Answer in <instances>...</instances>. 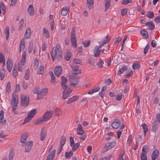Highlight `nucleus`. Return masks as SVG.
I'll return each mask as SVG.
<instances>
[{"instance_id": "412c9836", "label": "nucleus", "mask_w": 160, "mask_h": 160, "mask_svg": "<svg viewBox=\"0 0 160 160\" xmlns=\"http://www.w3.org/2000/svg\"><path fill=\"white\" fill-rule=\"evenodd\" d=\"M33 41H31L29 42L28 47V52L30 53L33 50Z\"/></svg>"}, {"instance_id": "c03bdc74", "label": "nucleus", "mask_w": 160, "mask_h": 160, "mask_svg": "<svg viewBox=\"0 0 160 160\" xmlns=\"http://www.w3.org/2000/svg\"><path fill=\"white\" fill-rule=\"evenodd\" d=\"M142 126L143 128V129H144V133L145 134L146 132L148 131V126L146 124L144 123H143L142 125Z\"/></svg>"}, {"instance_id": "4468645a", "label": "nucleus", "mask_w": 160, "mask_h": 160, "mask_svg": "<svg viewBox=\"0 0 160 160\" xmlns=\"http://www.w3.org/2000/svg\"><path fill=\"white\" fill-rule=\"evenodd\" d=\"M77 132V134L79 135H82L84 133V131L82 130V126L80 124L78 125Z\"/></svg>"}, {"instance_id": "a878e982", "label": "nucleus", "mask_w": 160, "mask_h": 160, "mask_svg": "<svg viewBox=\"0 0 160 160\" xmlns=\"http://www.w3.org/2000/svg\"><path fill=\"white\" fill-rule=\"evenodd\" d=\"M111 0H106L105 2V11H106L109 8Z\"/></svg>"}, {"instance_id": "1a4fd4ad", "label": "nucleus", "mask_w": 160, "mask_h": 160, "mask_svg": "<svg viewBox=\"0 0 160 160\" xmlns=\"http://www.w3.org/2000/svg\"><path fill=\"white\" fill-rule=\"evenodd\" d=\"M32 145V141L28 142L25 146V152H29L31 149Z\"/></svg>"}, {"instance_id": "e433bc0d", "label": "nucleus", "mask_w": 160, "mask_h": 160, "mask_svg": "<svg viewBox=\"0 0 160 160\" xmlns=\"http://www.w3.org/2000/svg\"><path fill=\"white\" fill-rule=\"evenodd\" d=\"M66 138L65 136H62L60 141V145L63 146L65 144Z\"/></svg>"}, {"instance_id": "6e6552de", "label": "nucleus", "mask_w": 160, "mask_h": 160, "mask_svg": "<svg viewBox=\"0 0 160 160\" xmlns=\"http://www.w3.org/2000/svg\"><path fill=\"white\" fill-rule=\"evenodd\" d=\"M62 69L60 66H56L54 68V72L55 75L57 77H58L61 73Z\"/></svg>"}, {"instance_id": "f257e3e1", "label": "nucleus", "mask_w": 160, "mask_h": 160, "mask_svg": "<svg viewBox=\"0 0 160 160\" xmlns=\"http://www.w3.org/2000/svg\"><path fill=\"white\" fill-rule=\"evenodd\" d=\"M51 54L57 56V59L58 60H61L62 58V52L60 48V45L58 43L56 45L55 48H53L52 49Z\"/></svg>"}, {"instance_id": "13d9d810", "label": "nucleus", "mask_w": 160, "mask_h": 160, "mask_svg": "<svg viewBox=\"0 0 160 160\" xmlns=\"http://www.w3.org/2000/svg\"><path fill=\"white\" fill-rule=\"evenodd\" d=\"M132 74L133 72L132 70L130 69L128 71V72H127L126 75V77L128 78L132 75Z\"/></svg>"}, {"instance_id": "c756f323", "label": "nucleus", "mask_w": 160, "mask_h": 160, "mask_svg": "<svg viewBox=\"0 0 160 160\" xmlns=\"http://www.w3.org/2000/svg\"><path fill=\"white\" fill-rule=\"evenodd\" d=\"M140 33L143 37L147 38H148V34L147 31L145 30H142L140 31Z\"/></svg>"}, {"instance_id": "a19ab883", "label": "nucleus", "mask_w": 160, "mask_h": 160, "mask_svg": "<svg viewBox=\"0 0 160 160\" xmlns=\"http://www.w3.org/2000/svg\"><path fill=\"white\" fill-rule=\"evenodd\" d=\"M5 34L6 35V39L8 40V39L9 34V28L8 27L6 28L5 30Z\"/></svg>"}, {"instance_id": "5fc2aeb1", "label": "nucleus", "mask_w": 160, "mask_h": 160, "mask_svg": "<svg viewBox=\"0 0 160 160\" xmlns=\"http://www.w3.org/2000/svg\"><path fill=\"white\" fill-rule=\"evenodd\" d=\"M125 153V151L122 153H121L120 154V155L119 157L118 158V160H127L125 158H124V155Z\"/></svg>"}, {"instance_id": "39448f33", "label": "nucleus", "mask_w": 160, "mask_h": 160, "mask_svg": "<svg viewBox=\"0 0 160 160\" xmlns=\"http://www.w3.org/2000/svg\"><path fill=\"white\" fill-rule=\"evenodd\" d=\"M13 66V61L11 58L8 59L7 62V68L8 71L11 72Z\"/></svg>"}, {"instance_id": "a18cd8bd", "label": "nucleus", "mask_w": 160, "mask_h": 160, "mask_svg": "<svg viewBox=\"0 0 160 160\" xmlns=\"http://www.w3.org/2000/svg\"><path fill=\"white\" fill-rule=\"evenodd\" d=\"M71 38H76L75 29L74 27H72V28L71 31Z\"/></svg>"}, {"instance_id": "cd10ccee", "label": "nucleus", "mask_w": 160, "mask_h": 160, "mask_svg": "<svg viewBox=\"0 0 160 160\" xmlns=\"http://www.w3.org/2000/svg\"><path fill=\"white\" fill-rule=\"evenodd\" d=\"M80 145V143L78 142L77 143L74 144L72 145V146H71L72 147V151L73 152L76 151L77 149L79 147Z\"/></svg>"}, {"instance_id": "f704fd0d", "label": "nucleus", "mask_w": 160, "mask_h": 160, "mask_svg": "<svg viewBox=\"0 0 160 160\" xmlns=\"http://www.w3.org/2000/svg\"><path fill=\"white\" fill-rule=\"evenodd\" d=\"M72 53L70 52H68L66 54L65 59L66 60L68 61L72 57Z\"/></svg>"}, {"instance_id": "393cba45", "label": "nucleus", "mask_w": 160, "mask_h": 160, "mask_svg": "<svg viewBox=\"0 0 160 160\" xmlns=\"http://www.w3.org/2000/svg\"><path fill=\"white\" fill-rule=\"evenodd\" d=\"M36 112V109H33L32 110L30 111L28 114V115H29L31 118H32L34 116Z\"/></svg>"}, {"instance_id": "72a5a7b5", "label": "nucleus", "mask_w": 160, "mask_h": 160, "mask_svg": "<svg viewBox=\"0 0 160 160\" xmlns=\"http://www.w3.org/2000/svg\"><path fill=\"white\" fill-rule=\"evenodd\" d=\"M94 56L95 57H98L101 51L99 49H98L95 48L93 50Z\"/></svg>"}, {"instance_id": "de8ad7c7", "label": "nucleus", "mask_w": 160, "mask_h": 160, "mask_svg": "<svg viewBox=\"0 0 160 160\" xmlns=\"http://www.w3.org/2000/svg\"><path fill=\"white\" fill-rule=\"evenodd\" d=\"M154 13L152 12L148 11V12L147 17L148 18L151 19L154 17Z\"/></svg>"}, {"instance_id": "473e14b6", "label": "nucleus", "mask_w": 160, "mask_h": 160, "mask_svg": "<svg viewBox=\"0 0 160 160\" xmlns=\"http://www.w3.org/2000/svg\"><path fill=\"white\" fill-rule=\"evenodd\" d=\"M30 69L29 68L27 69L26 72H25L24 78L26 80H28L29 79L30 74Z\"/></svg>"}, {"instance_id": "0eeeda50", "label": "nucleus", "mask_w": 160, "mask_h": 160, "mask_svg": "<svg viewBox=\"0 0 160 160\" xmlns=\"http://www.w3.org/2000/svg\"><path fill=\"white\" fill-rule=\"evenodd\" d=\"M17 98H18V96L16 95V94L15 93V92H13L12 94L11 104L15 105L16 106L17 105L18 102V100L17 99Z\"/></svg>"}, {"instance_id": "423d86ee", "label": "nucleus", "mask_w": 160, "mask_h": 160, "mask_svg": "<svg viewBox=\"0 0 160 160\" xmlns=\"http://www.w3.org/2000/svg\"><path fill=\"white\" fill-rule=\"evenodd\" d=\"M67 81V79L64 77L62 76V82L61 83V84L62 89L65 90L68 88V86L66 85V83Z\"/></svg>"}, {"instance_id": "ddd939ff", "label": "nucleus", "mask_w": 160, "mask_h": 160, "mask_svg": "<svg viewBox=\"0 0 160 160\" xmlns=\"http://www.w3.org/2000/svg\"><path fill=\"white\" fill-rule=\"evenodd\" d=\"M159 154V151L157 149L155 150L152 152V160H155L158 157Z\"/></svg>"}, {"instance_id": "bb28decb", "label": "nucleus", "mask_w": 160, "mask_h": 160, "mask_svg": "<svg viewBox=\"0 0 160 160\" xmlns=\"http://www.w3.org/2000/svg\"><path fill=\"white\" fill-rule=\"evenodd\" d=\"M127 69L126 66H124L118 71V74L120 75L122 74Z\"/></svg>"}, {"instance_id": "864d4df0", "label": "nucleus", "mask_w": 160, "mask_h": 160, "mask_svg": "<svg viewBox=\"0 0 160 160\" xmlns=\"http://www.w3.org/2000/svg\"><path fill=\"white\" fill-rule=\"evenodd\" d=\"M148 150V148L146 145H144L143 146L142 150V152H144L145 154H147Z\"/></svg>"}, {"instance_id": "69168bd1", "label": "nucleus", "mask_w": 160, "mask_h": 160, "mask_svg": "<svg viewBox=\"0 0 160 160\" xmlns=\"http://www.w3.org/2000/svg\"><path fill=\"white\" fill-rule=\"evenodd\" d=\"M56 150H54L52 151L48 155V156L50 157H52V158H53L55 155Z\"/></svg>"}, {"instance_id": "3c124183", "label": "nucleus", "mask_w": 160, "mask_h": 160, "mask_svg": "<svg viewBox=\"0 0 160 160\" xmlns=\"http://www.w3.org/2000/svg\"><path fill=\"white\" fill-rule=\"evenodd\" d=\"M44 68L43 65H41L39 68L38 72L39 74H42L43 72Z\"/></svg>"}, {"instance_id": "4c0bfd02", "label": "nucleus", "mask_w": 160, "mask_h": 160, "mask_svg": "<svg viewBox=\"0 0 160 160\" xmlns=\"http://www.w3.org/2000/svg\"><path fill=\"white\" fill-rule=\"evenodd\" d=\"M104 64L103 62L101 59L98 60V61L97 63L98 67L99 68H102L103 67V65Z\"/></svg>"}, {"instance_id": "6ab92c4d", "label": "nucleus", "mask_w": 160, "mask_h": 160, "mask_svg": "<svg viewBox=\"0 0 160 160\" xmlns=\"http://www.w3.org/2000/svg\"><path fill=\"white\" fill-rule=\"evenodd\" d=\"M27 138L26 133L22 134L21 136L20 142L22 143H25Z\"/></svg>"}, {"instance_id": "603ef678", "label": "nucleus", "mask_w": 160, "mask_h": 160, "mask_svg": "<svg viewBox=\"0 0 160 160\" xmlns=\"http://www.w3.org/2000/svg\"><path fill=\"white\" fill-rule=\"evenodd\" d=\"M141 160H147V158L146 155L144 154L143 152L141 153L140 155Z\"/></svg>"}, {"instance_id": "b1692460", "label": "nucleus", "mask_w": 160, "mask_h": 160, "mask_svg": "<svg viewBox=\"0 0 160 160\" xmlns=\"http://www.w3.org/2000/svg\"><path fill=\"white\" fill-rule=\"evenodd\" d=\"M111 38L110 36H107L104 38V40L103 41L102 43L101 44V46H103L105 44H106L108 42Z\"/></svg>"}, {"instance_id": "9b49d317", "label": "nucleus", "mask_w": 160, "mask_h": 160, "mask_svg": "<svg viewBox=\"0 0 160 160\" xmlns=\"http://www.w3.org/2000/svg\"><path fill=\"white\" fill-rule=\"evenodd\" d=\"M72 90H69L67 91L64 90L62 93V98L63 99H66L72 92Z\"/></svg>"}, {"instance_id": "f8f14e48", "label": "nucleus", "mask_w": 160, "mask_h": 160, "mask_svg": "<svg viewBox=\"0 0 160 160\" xmlns=\"http://www.w3.org/2000/svg\"><path fill=\"white\" fill-rule=\"evenodd\" d=\"M116 142L115 141L108 142L107 144V150L110 149L114 147L116 145Z\"/></svg>"}, {"instance_id": "c9c22d12", "label": "nucleus", "mask_w": 160, "mask_h": 160, "mask_svg": "<svg viewBox=\"0 0 160 160\" xmlns=\"http://www.w3.org/2000/svg\"><path fill=\"white\" fill-rule=\"evenodd\" d=\"M54 112L55 114V116H57L61 115L62 113V111L60 109L56 108L54 110Z\"/></svg>"}, {"instance_id": "5701e85b", "label": "nucleus", "mask_w": 160, "mask_h": 160, "mask_svg": "<svg viewBox=\"0 0 160 160\" xmlns=\"http://www.w3.org/2000/svg\"><path fill=\"white\" fill-rule=\"evenodd\" d=\"M93 2V0H87V4L89 10L92 9Z\"/></svg>"}, {"instance_id": "49530a36", "label": "nucleus", "mask_w": 160, "mask_h": 160, "mask_svg": "<svg viewBox=\"0 0 160 160\" xmlns=\"http://www.w3.org/2000/svg\"><path fill=\"white\" fill-rule=\"evenodd\" d=\"M66 158H70L73 155V153L71 151L68 152H66L65 153Z\"/></svg>"}, {"instance_id": "37998d69", "label": "nucleus", "mask_w": 160, "mask_h": 160, "mask_svg": "<svg viewBox=\"0 0 160 160\" xmlns=\"http://www.w3.org/2000/svg\"><path fill=\"white\" fill-rule=\"evenodd\" d=\"M43 33L45 34L44 36L46 38H48L49 37V34L48 30L44 28L43 29Z\"/></svg>"}, {"instance_id": "20e7f679", "label": "nucleus", "mask_w": 160, "mask_h": 160, "mask_svg": "<svg viewBox=\"0 0 160 160\" xmlns=\"http://www.w3.org/2000/svg\"><path fill=\"white\" fill-rule=\"evenodd\" d=\"M121 122L118 119L114 120L113 122L111 124V126L113 129H117L120 125Z\"/></svg>"}, {"instance_id": "f03ea898", "label": "nucleus", "mask_w": 160, "mask_h": 160, "mask_svg": "<svg viewBox=\"0 0 160 160\" xmlns=\"http://www.w3.org/2000/svg\"><path fill=\"white\" fill-rule=\"evenodd\" d=\"M53 111H47L44 115L43 118H40L37 120V124L45 123L49 120L52 117Z\"/></svg>"}, {"instance_id": "680f3d73", "label": "nucleus", "mask_w": 160, "mask_h": 160, "mask_svg": "<svg viewBox=\"0 0 160 160\" xmlns=\"http://www.w3.org/2000/svg\"><path fill=\"white\" fill-rule=\"evenodd\" d=\"M79 67L78 65L73 66L71 67V68L73 71L76 72V71L80 70V69H78Z\"/></svg>"}, {"instance_id": "a211bd4d", "label": "nucleus", "mask_w": 160, "mask_h": 160, "mask_svg": "<svg viewBox=\"0 0 160 160\" xmlns=\"http://www.w3.org/2000/svg\"><path fill=\"white\" fill-rule=\"evenodd\" d=\"M145 24L148 26V29L150 30H152L155 28L154 24L151 22H148Z\"/></svg>"}, {"instance_id": "4d7b16f0", "label": "nucleus", "mask_w": 160, "mask_h": 160, "mask_svg": "<svg viewBox=\"0 0 160 160\" xmlns=\"http://www.w3.org/2000/svg\"><path fill=\"white\" fill-rule=\"evenodd\" d=\"M132 2V0H124L122 2V3L123 5H126L129 3Z\"/></svg>"}, {"instance_id": "dca6fc26", "label": "nucleus", "mask_w": 160, "mask_h": 160, "mask_svg": "<svg viewBox=\"0 0 160 160\" xmlns=\"http://www.w3.org/2000/svg\"><path fill=\"white\" fill-rule=\"evenodd\" d=\"M46 136V132L44 129H42L40 134V140L43 141L45 139Z\"/></svg>"}, {"instance_id": "7c9ffc66", "label": "nucleus", "mask_w": 160, "mask_h": 160, "mask_svg": "<svg viewBox=\"0 0 160 160\" xmlns=\"http://www.w3.org/2000/svg\"><path fill=\"white\" fill-rule=\"evenodd\" d=\"M48 92V89L43 88L39 92V95H44L47 94Z\"/></svg>"}, {"instance_id": "2eb2a0df", "label": "nucleus", "mask_w": 160, "mask_h": 160, "mask_svg": "<svg viewBox=\"0 0 160 160\" xmlns=\"http://www.w3.org/2000/svg\"><path fill=\"white\" fill-rule=\"evenodd\" d=\"M28 11L29 12V14L30 16H32L34 15V9L32 5L31 4L29 5Z\"/></svg>"}, {"instance_id": "2f4dec72", "label": "nucleus", "mask_w": 160, "mask_h": 160, "mask_svg": "<svg viewBox=\"0 0 160 160\" xmlns=\"http://www.w3.org/2000/svg\"><path fill=\"white\" fill-rule=\"evenodd\" d=\"M49 74L51 78V82L54 83L56 82L55 77L53 75V73L51 71L49 72Z\"/></svg>"}, {"instance_id": "052dcab7", "label": "nucleus", "mask_w": 160, "mask_h": 160, "mask_svg": "<svg viewBox=\"0 0 160 160\" xmlns=\"http://www.w3.org/2000/svg\"><path fill=\"white\" fill-rule=\"evenodd\" d=\"M32 119V118L29 116V115H28L27 117L25 119L24 122L25 123L28 122L31 120Z\"/></svg>"}, {"instance_id": "09e8293b", "label": "nucleus", "mask_w": 160, "mask_h": 160, "mask_svg": "<svg viewBox=\"0 0 160 160\" xmlns=\"http://www.w3.org/2000/svg\"><path fill=\"white\" fill-rule=\"evenodd\" d=\"M73 62L75 64H81L82 60L78 59H74L73 60Z\"/></svg>"}, {"instance_id": "f3484780", "label": "nucleus", "mask_w": 160, "mask_h": 160, "mask_svg": "<svg viewBox=\"0 0 160 160\" xmlns=\"http://www.w3.org/2000/svg\"><path fill=\"white\" fill-rule=\"evenodd\" d=\"M26 52L25 51H23L22 56V58L21 61V64L22 65L24 66L26 62Z\"/></svg>"}, {"instance_id": "c85d7f7f", "label": "nucleus", "mask_w": 160, "mask_h": 160, "mask_svg": "<svg viewBox=\"0 0 160 160\" xmlns=\"http://www.w3.org/2000/svg\"><path fill=\"white\" fill-rule=\"evenodd\" d=\"M71 40L72 46L73 47L76 48L77 47V40L76 38H71Z\"/></svg>"}, {"instance_id": "8fccbe9b", "label": "nucleus", "mask_w": 160, "mask_h": 160, "mask_svg": "<svg viewBox=\"0 0 160 160\" xmlns=\"http://www.w3.org/2000/svg\"><path fill=\"white\" fill-rule=\"evenodd\" d=\"M5 76V71L4 70H1L0 72V79L2 80Z\"/></svg>"}, {"instance_id": "ea45409f", "label": "nucleus", "mask_w": 160, "mask_h": 160, "mask_svg": "<svg viewBox=\"0 0 160 160\" xmlns=\"http://www.w3.org/2000/svg\"><path fill=\"white\" fill-rule=\"evenodd\" d=\"M90 40H86L82 42L83 46L86 47H88L90 44Z\"/></svg>"}, {"instance_id": "338daca9", "label": "nucleus", "mask_w": 160, "mask_h": 160, "mask_svg": "<svg viewBox=\"0 0 160 160\" xmlns=\"http://www.w3.org/2000/svg\"><path fill=\"white\" fill-rule=\"evenodd\" d=\"M55 23L53 21H52L50 22L51 30V31H53L54 29Z\"/></svg>"}, {"instance_id": "7ed1b4c3", "label": "nucleus", "mask_w": 160, "mask_h": 160, "mask_svg": "<svg viewBox=\"0 0 160 160\" xmlns=\"http://www.w3.org/2000/svg\"><path fill=\"white\" fill-rule=\"evenodd\" d=\"M29 101V98L28 95L24 94L21 95V105L24 107L28 106Z\"/></svg>"}, {"instance_id": "0e129e2a", "label": "nucleus", "mask_w": 160, "mask_h": 160, "mask_svg": "<svg viewBox=\"0 0 160 160\" xmlns=\"http://www.w3.org/2000/svg\"><path fill=\"white\" fill-rule=\"evenodd\" d=\"M22 87L24 89H27L28 88L27 83L25 81H23Z\"/></svg>"}, {"instance_id": "4be33fe9", "label": "nucleus", "mask_w": 160, "mask_h": 160, "mask_svg": "<svg viewBox=\"0 0 160 160\" xmlns=\"http://www.w3.org/2000/svg\"><path fill=\"white\" fill-rule=\"evenodd\" d=\"M31 31L29 28H28L24 35V37L26 38H29L31 36Z\"/></svg>"}, {"instance_id": "774afa93", "label": "nucleus", "mask_w": 160, "mask_h": 160, "mask_svg": "<svg viewBox=\"0 0 160 160\" xmlns=\"http://www.w3.org/2000/svg\"><path fill=\"white\" fill-rule=\"evenodd\" d=\"M154 21L156 23H160V17L159 16H157L156 18L154 19Z\"/></svg>"}, {"instance_id": "79ce46f5", "label": "nucleus", "mask_w": 160, "mask_h": 160, "mask_svg": "<svg viewBox=\"0 0 160 160\" xmlns=\"http://www.w3.org/2000/svg\"><path fill=\"white\" fill-rule=\"evenodd\" d=\"M11 83L10 82H8L7 84V88L6 90V93H9L10 91Z\"/></svg>"}, {"instance_id": "9d476101", "label": "nucleus", "mask_w": 160, "mask_h": 160, "mask_svg": "<svg viewBox=\"0 0 160 160\" xmlns=\"http://www.w3.org/2000/svg\"><path fill=\"white\" fill-rule=\"evenodd\" d=\"M79 98V96H74L67 100L66 102V103L67 104L71 103L74 102L76 101Z\"/></svg>"}, {"instance_id": "bf43d9fd", "label": "nucleus", "mask_w": 160, "mask_h": 160, "mask_svg": "<svg viewBox=\"0 0 160 160\" xmlns=\"http://www.w3.org/2000/svg\"><path fill=\"white\" fill-rule=\"evenodd\" d=\"M127 13V10L126 8L122 9L121 10V13L122 16H124L126 15Z\"/></svg>"}, {"instance_id": "6e6d98bb", "label": "nucleus", "mask_w": 160, "mask_h": 160, "mask_svg": "<svg viewBox=\"0 0 160 160\" xmlns=\"http://www.w3.org/2000/svg\"><path fill=\"white\" fill-rule=\"evenodd\" d=\"M4 61V58L3 54L1 52L0 53V63H2Z\"/></svg>"}, {"instance_id": "58836bf2", "label": "nucleus", "mask_w": 160, "mask_h": 160, "mask_svg": "<svg viewBox=\"0 0 160 160\" xmlns=\"http://www.w3.org/2000/svg\"><path fill=\"white\" fill-rule=\"evenodd\" d=\"M133 68L134 69H137L140 67L139 62L134 63L132 65Z\"/></svg>"}, {"instance_id": "e2e57ef3", "label": "nucleus", "mask_w": 160, "mask_h": 160, "mask_svg": "<svg viewBox=\"0 0 160 160\" xmlns=\"http://www.w3.org/2000/svg\"><path fill=\"white\" fill-rule=\"evenodd\" d=\"M20 85L19 84H18L16 85L15 90L13 92H15V93L16 94V93L17 92H18V91H20Z\"/></svg>"}, {"instance_id": "aec40b11", "label": "nucleus", "mask_w": 160, "mask_h": 160, "mask_svg": "<svg viewBox=\"0 0 160 160\" xmlns=\"http://www.w3.org/2000/svg\"><path fill=\"white\" fill-rule=\"evenodd\" d=\"M69 9L67 6L64 7L62 9L61 15L63 16H66L67 14Z\"/></svg>"}]
</instances>
